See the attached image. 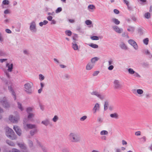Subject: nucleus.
<instances>
[{"label":"nucleus","instance_id":"nucleus-25","mask_svg":"<svg viewBox=\"0 0 152 152\" xmlns=\"http://www.w3.org/2000/svg\"><path fill=\"white\" fill-rule=\"evenodd\" d=\"M99 59V58L98 57H94L91 59V62H90L92 63V64H93L94 65L95 62L98 61Z\"/></svg>","mask_w":152,"mask_h":152},{"label":"nucleus","instance_id":"nucleus-60","mask_svg":"<svg viewBox=\"0 0 152 152\" xmlns=\"http://www.w3.org/2000/svg\"><path fill=\"white\" fill-rule=\"evenodd\" d=\"M134 76L138 77H140L141 76L140 75H139L137 72H135V73L134 74Z\"/></svg>","mask_w":152,"mask_h":152},{"label":"nucleus","instance_id":"nucleus-31","mask_svg":"<svg viewBox=\"0 0 152 152\" xmlns=\"http://www.w3.org/2000/svg\"><path fill=\"white\" fill-rule=\"evenodd\" d=\"M48 23V21L46 20H44L43 22H40L39 23V25L40 26L42 27L44 25H46Z\"/></svg>","mask_w":152,"mask_h":152},{"label":"nucleus","instance_id":"nucleus-58","mask_svg":"<svg viewBox=\"0 0 152 152\" xmlns=\"http://www.w3.org/2000/svg\"><path fill=\"white\" fill-rule=\"evenodd\" d=\"M53 60L56 64H58L60 63L59 60L56 58H54Z\"/></svg>","mask_w":152,"mask_h":152},{"label":"nucleus","instance_id":"nucleus-16","mask_svg":"<svg viewBox=\"0 0 152 152\" xmlns=\"http://www.w3.org/2000/svg\"><path fill=\"white\" fill-rule=\"evenodd\" d=\"M72 48L74 50H79L78 46L77 45V42L75 41H73L72 43Z\"/></svg>","mask_w":152,"mask_h":152},{"label":"nucleus","instance_id":"nucleus-7","mask_svg":"<svg viewBox=\"0 0 152 152\" xmlns=\"http://www.w3.org/2000/svg\"><path fill=\"white\" fill-rule=\"evenodd\" d=\"M91 94L92 95H95L96 96L101 100H103L104 99L105 97V95L103 94H100L99 92L96 91H93L91 93Z\"/></svg>","mask_w":152,"mask_h":152},{"label":"nucleus","instance_id":"nucleus-19","mask_svg":"<svg viewBox=\"0 0 152 152\" xmlns=\"http://www.w3.org/2000/svg\"><path fill=\"white\" fill-rule=\"evenodd\" d=\"M36 142L37 143V144L38 146L41 147L43 151L44 152H47V150L46 148L44 147L41 144V143L39 142V141L37 139H36Z\"/></svg>","mask_w":152,"mask_h":152},{"label":"nucleus","instance_id":"nucleus-62","mask_svg":"<svg viewBox=\"0 0 152 152\" xmlns=\"http://www.w3.org/2000/svg\"><path fill=\"white\" fill-rule=\"evenodd\" d=\"M50 21H51V22L50 23V24L51 25L55 24L56 23V21L54 20H52Z\"/></svg>","mask_w":152,"mask_h":152},{"label":"nucleus","instance_id":"nucleus-4","mask_svg":"<svg viewBox=\"0 0 152 152\" xmlns=\"http://www.w3.org/2000/svg\"><path fill=\"white\" fill-rule=\"evenodd\" d=\"M0 103L2 106L5 108H9L10 106L9 103L7 102V99L5 97L0 99Z\"/></svg>","mask_w":152,"mask_h":152},{"label":"nucleus","instance_id":"nucleus-40","mask_svg":"<svg viewBox=\"0 0 152 152\" xmlns=\"http://www.w3.org/2000/svg\"><path fill=\"white\" fill-rule=\"evenodd\" d=\"M85 23L88 26L91 25L92 24V22L90 20H86Z\"/></svg>","mask_w":152,"mask_h":152},{"label":"nucleus","instance_id":"nucleus-27","mask_svg":"<svg viewBox=\"0 0 152 152\" xmlns=\"http://www.w3.org/2000/svg\"><path fill=\"white\" fill-rule=\"evenodd\" d=\"M111 21L116 25H118L120 23V21L115 18H112L111 20Z\"/></svg>","mask_w":152,"mask_h":152},{"label":"nucleus","instance_id":"nucleus-54","mask_svg":"<svg viewBox=\"0 0 152 152\" xmlns=\"http://www.w3.org/2000/svg\"><path fill=\"white\" fill-rule=\"evenodd\" d=\"M103 119L102 118L99 117L98 118L97 121L99 123H102L103 122Z\"/></svg>","mask_w":152,"mask_h":152},{"label":"nucleus","instance_id":"nucleus-8","mask_svg":"<svg viewBox=\"0 0 152 152\" xmlns=\"http://www.w3.org/2000/svg\"><path fill=\"white\" fill-rule=\"evenodd\" d=\"M128 42L134 48L135 50H137L138 49V46L137 43L133 40L130 39L128 40Z\"/></svg>","mask_w":152,"mask_h":152},{"label":"nucleus","instance_id":"nucleus-26","mask_svg":"<svg viewBox=\"0 0 152 152\" xmlns=\"http://www.w3.org/2000/svg\"><path fill=\"white\" fill-rule=\"evenodd\" d=\"M127 30L131 33H132L134 31L135 28L133 26H128Z\"/></svg>","mask_w":152,"mask_h":152},{"label":"nucleus","instance_id":"nucleus-11","mask_svg":"<svg viewBox=\"0 0 152 152\" xmlns=\"http://www.w3.org/2000/svg\"><path fill=\"white\" fill-rule=\"evenodd\" d=\"M19 118L18 116L13 117L12 115H10L9 117V120L13 123H17L19 120Z\"/></svg>","mask_w":152,"mask_h":152},{"label":"nucleus","instance_id":"nucleus-41","mask_svg":"<svg viewBox=\"0 0 152 152\" xmlns=\"http://www.w3.org/2000/svg\"><path fill=\"white\" fill-rule=\"evenodd\" d=\"M6 55V54L5 52L0 49V56H4Z\"/></svg>","mask_w":152,"mask_h":152},{"label":"nucleus","instance_id":"nucleus-39","mask_svg":"<svg viewBox=\"0 0 152 152\" xmlns=\"http://www.w3.org/2000/svg\"><path fill=\"white\" fill-rule=\"evenodd\" d=\"M108 132L106 130H103L101 132L100 134L101 135H107Z\"/></svg>","mask_w":152,"mask_h":152},{"label":"nucleus","instance_id":"nucleus-57","mask_svg":"<svg viewBox=\"0 0 152 152\" xmlns=\"http://www.w3.org/2000/svg\"><path fill=\"white\" fill-rule=\"evenodd\" d=\"M99 73V71H95L93 74V76H96L98 75Z\"/></svg>","mask_w":152,"mask_h":152},{"label":"nucleus","instance_id":"nucleus-61","mask_svg":"<svg viewBox=\"0 0 152 152\" xmlns=\"http://www.w3.org/2000/svg\"><path fill=\"white\" fill-rule=\"evenodd\" d=\"M3 41V39L2 37V35L0 32V42H2Z\"/></svg>","mask_w":152,"mask_h":152},{"label":"nucleus","instance_id":"nucleus-5","mask_svg":"<svg viewBox=\"0 0 152 152\" xmlns=\"http://www.w3.org/2000/svg\"><path fill=\"white\" fill-rule=\"evenodd\" d=\"M29 29L31 31L32 33L36 32L37 29L35 21H32L30 23Z\"/></svg>","mask_w":152,"mask_h":152},{"label":"nucleus","instance_id":"nucleus-3","mask_svg":"<svg viewBox=\"0 0 152 152\" xmlns=\"http://www.w3.org/2000/svg\"><path fill=\"white\" fill-rule=\"evenodd\" d=\"M14 133L12 129L8 127L7 128L6 134L8 138L12 140L16 139V137L14 135Z\"/></svg>","mask_w":152,"mask_h":152},{"label":"nucleus","instance_id":"nucleus-14","mask_svg":"<svg viewBox=\"0 0 152 152\" xmlns=\"http://www.w3.org/2000/svg\"><path fill=\"white\" fill-rule=\"evenodd\" d=\"M6 67L7 69V70L8 72H11L12 71L13 68V65L12 63H7L6 65Z\"/></svg>","mask_w":152,"mask_h":152},{"label":"nucleus","instance_id":"nucleus-6","mask_svg":"<svg viewBox=\"0 0 152 152\" xmlns=\"http://www.w3.org/2000/svg\"><path fill=\"white\" fill-rule=\"evenodd\" d=\"M114 88L116 89H121L122 88V85L119 80H115L113 82Z\"/></svg>","mask_w":152,"mask_h":152},{"label":"nucleus","instance_id":"nucleus-15","mask_svg":"<svg viewBox=\"0 0 152 152\" xmlns=\"http://www.w3.org/2000/svg\"><path fill=\"white\" fill-rule=\"evenodd\" d=\"M11 82H10V84H11ZM12 85L11 84V85L10 86H8V89L10 91V92H11L12 93V95L13 96V98L15 100L16 99V94L15 93L13 89H12Z\"/></svg>","mask_w":152,"mask_h":152},{"label":"nucleus","instance_id":"nucleus-49","mask_svg":"<svg viewBox=\"0 0 152 152\" xmlns=\"http://www.w3.org/2000/svg\"><path fill=\"white\" fill-rule=\"evenodd\" d=\"M32 108L31 107H29L27 109V112L28 114L29 113H31V112L32 111Z\"/></svg>","mask_w":152,"mask_h":152},{"label":"nucleus","instance_id":"nucleus-52","mask_svg":"<svg viewBox=\"0 0 152 152\" xmlns=\"http://www.w3.org/2000/svg\"><path fill=\"white\" fill-rule=\"evenodd\" d=\"M87 118L86 115H84L80 118V120L81 121H83L85 120Z\"/></svg>","mask_w":152,"mask_h":152},{"label":"nucleus","instance_id":"nucleus-10","mask_svg":"<svg viewBox=\"0 0 152 152\" xmlns=\"http://www.w3.org/2000/svg\"><path fill=\"white\" fill-rule=\"evenodd\" d=\"M100 110V104L96 103L95 105L92 109V112L94 114H95L97 112H99Z\"/></svg>","mask_w":152,"mask_h":152},{"label":"nucleus","instance_id":"nucleus-24","mask_svg":"<svg viewBox=\"0 0 152 152\" xmlns=\"http://www.w3.org/2000/svg\"><path fill=\"white\" fill-rule=\"evenodd\" d=\"M18 145L20 147V148L23 150H25L26 148V147L25 145V144L24 143H18Z\"/></svg>","mask_w":152,"mask_h":152},{"label":"nucleus","instance_id":"nucleus-20","mask_svg":"<svg viewBox=\"0 0 152 152\" xmlns=\"http://www.w3.org/2000/svg\"><path fill=\"white\" fill-rule=\"evenodd\" d=\"M95 9L96 7L93 4H90L88 7V10L90 12H93Z\"/></svg>","mask_w":152,"mask_h":152},{"label":"nucleus","instance_id":"nucleus-47","mask_svg":"<svg viewBox=\"0 0 152 152\" xmlns=\"http://www.w3.org/2000/svg\"><path fill=\"white\" fill-rule=\"evenodd\" d=\"M108 109L110 111H112L115 109V107L113 105H110L109 106Z\"/></svg>","mask_w":152,"mask_h":152},{"label":"nucleus","instance_id":"nucleus-21","mask_svg":"<svg viewBox=\"0 0 152 152\" xmlns=\"http://www.w3.org/2000/svg\"><path fill=\"white\" fill-rule=\"evenodd\" d=\"M111 118H114L115 119H118L119 118V115L117 113H115L111 114L110 115Z\"/></svg>","mask_w":152,"mask_h":152},{"label":"nucleus","instance_id":"nucleus-45","mask_svg":"<svg viewBox=\"0 0 152 152\" xmlns=\"http://www.w3.org/2000/svg\"><path fill=\"white\" fill-rule=\"evenodd\" d=\"M91 38L93 40H98L99 39V37L96 36H92L91 37Z\"/></svg>","mask_w":152,"mask_h":152},{"label":"nucleus","instance_id":"nucleus-12","mask_svg":"<svg viewBox=\"0 0 152 152\" xmlns=\"http://www.w3.org/2000/svg\"><path fill=\"white\" fill-rule=\"evenodd\" d=\"M112 28L115 32L118 34L121 33L123 31V29L122 28H120L117 26H112Z\"/></svg>","mask_w":152,"mask_h":152},{"label":"nucleus","instance_id":"nucleus-44","mask_svg":"<svg viewBox=\"0 0 152 152\" xmlns=\"http://www.w3.org/2000/svg\"><path fill=\"white\" fill-rule=\"evenodd\" d=\"M144 17L146 18H149L150 17V13L148 12H147L145 14Z\"/></svg>","mask_w":152,"mask_h":152},{"label":"nucleus","instance_id":"nucleus-36","mask_svg":"<svg viewBox=\"0 0 152 152\" xmlns=\"http://www.w3.org/2000/svg\"><path fill=\"white\" fill-rule=\"evenodd\" d=\"M108 104L109 102L107 101H106L105 102L104 105V109L105 110H106L107 109Z\"/></svg>","mask_w":152,"mask_h":152},{"label":"nucleus","instance_id":"nucleus-59","mask_svg":"<svg viewBox=\"0 0 152 152\" xmlns=\"http://www.w3.org/2000/svg\"><path fill=\"white\" fill-rule=\"evenodd\" d=\"M124 2V4H126V6L129 4V1L127 0H123Z\"/></svg>","mask_w":152,"mask_h":152},{"label":"nucleus","instance_id":"nucleus-13","mask_svg":"<svg viewBox=\"0 0 152 152\" xmlns=\"http://www.w3.org/2000/svg\"><path fill=\"white\" fill-rule=\"evenodd\" d=\"M37 127L36 125L35 124H24V128L26 130L28 129H35Z\"/></svg>","mask_w":152,"mask_h":152},{"label":"nucleus","instance_id":"nucleus-34","mask_svg":"<svg viewBox=\"0 0 152 152\" xmlns=\"http://www.w3.org/2000/svg\"><path fill=\"white\" fill-rule=\"evenodd\" d=\"M7 143L9 145L11 146H14L15 145L14 143L8 140H7L6 141Z\"/></svg>","mask_w":152,"mask_h":152},{"label":"nucleus","instance_id":"nucleus-33","mask_svg":"<svg viewBox=\"0 0 152 152\" xmlns=\"http://www.w3.org/2000/svg\"><path fill=\"white\" fill-rule=\"evenodd\" d=\"M142 52L146 55H151V53L149 50L147 49H145L142 50Z\"/></svg>","mask_w":152,"mask_h":152},{"label":"nucleus","instance_id":"nucleus-46","mask_svg":"<svg viewBox=\"0 0 152 152\" xmlns=\"http://www.w3.org/2000/svg\"><path fill=\"white\" fill-rule=\"evenodd\" d=\"M65 33L68 36H70L72 35V32L69 30H67L65 31Z\"/></svg>","mask_w":152,"mask_h":152},{"label":"nucleus","instance_id":"nucleus-28","mask_svg":"<svg viewBox=\"0 0 152 152\" xmlns=\"http://www.w3.org/2000/svg\"><path fill=\"white\" fill-rule=\"evenodd\" d=\"M34 116V115L33 113H29L28 114V120L30 121H32V120L31 119Z\"/></svg>","mask_w":152,"mask_h":152},{"label":"nucleus","instance_id":"nucleus-38","mask_svg":"<svg viewBox=\"0 0 152 152\" xmlns=\"http://www.w3.org/2000/svg\"><path fill=\"white\" fill-rule=\"evenodd\" d=\"M137 94H138L141 95L143 93V91L141 89H137Z\"/></svg>","mask_w":152,"mask_h":152},{"label":"nucleus","instance_id":"nucleus-29","mask_svg":"<svg viewBox=\"0 0 152 152\" xmlns=\"http://www.w3.org/2000/svg\"><path fill=\"white\" fill-rule=\"evenodd\" d=\"M88 45L89 46H90L94 48H98L99 47L98 45H96V44H94V43H91L90 44H88Z\"/></svg>","mask_w":152,"mask_h":152},{"label":"nucleus","instance_id":"nucleus-22","mask_svg":"<svg viewBox=\"0 0 152 152\" xmlns=\"http://www.w3.org/2000/svg\"><path fill=\"white\" fill-rule=\"evenodd\" d=\"M119 46L123 50H126L127 49V46L123 42H121Z\"/></svg>","mask_w":152,"mask_h":152},{"label":"nucleus","instance_id":"nucleus-32","mask_svg":"<svg viewBox=\"0 0 152 152\" xmlns=\"http://www.w3.org/2000/svg\"><path fill=\"white\" fill-rule=\"evenodd\" d=\"M59 119V117L58 116L55 115L52 119V121L54 122H56Z\"/></svg>","mask_w":152,"mask_h":152},{"label":"nucleus","instance_id":"nucleus-2","mask_svg":"<svg viewBox=\"0 0 152 152\" xmlns=\"http://www.w3.org/2000/svg\"><path fill=\"white\" fill-rule=\"evenodd\" d=\"M33 86V83L31 82L25 84L24 85L25 91L29 94H31L33 92V91L32 89Z\"/></svg>","mask_w":152,"mask_h":152},{"label":"nucleus","instance_id":"nucleus-18","mask_svg":"<svg viewBox=\"0 0 152 152\" xmlns=\"http://www.w3.org/2000/svg\"><path fill=\"white\" fill-rule=\"evenodd\" d=\"M94 65L90 62H88L86 66V70H89L91 69L94 67Z\"/></svg>","mask_w":152,"mask_h":152},{"label":"nucleus","instance_id":"nucleus-17","mask_svg":"<svg viewBox=\"0 0 152 152\" xmlns=\"http://www.w3.org/2000/svg\"><path fill=\"white\" fill-rule=\"evenodd\" d=\"M13 129L15 131L16 133L19 136L21 135V130L18 127L16 126H14Z\"/></svg>","mask_w":152,"mask_h":152},{"label":"nucleus","instance_id":"nucleus-35","mask_svg":"<svg viewBox=\"0 0 152 152\" xmlns=\"http://www.w3.org/2000/svg\"><path fill=\"white\" fill-rule=\"evenodd\" d=\"M127 70L129 74L133 75L135 73V71L132 68H129Z\"/></svg>","mask_w":152,"mask_h":152},{"label":"nucleus","instance_id":"nucleus-37","mask_svg":"<svg viewBox=\"0 0 152 152\" xmlns=\"http://www.w3.org/2000/svg\"><path fill=\"white\" fill-rule=\"evenodd\" d=\"M143 42L146 45H148L149 42V39L148 38H145L143 40Z\"/></svg>","mask_w":152,"mask_h":152},{"label":"nucleus","instance_id":"nucleus-64","mask_svg":"<svg viewBox=\"0 0 152 152\" xmlns=\"http://www.w3.org/2000/svg\"><path fill=\"white\" fill-rule=\"evenodd\" d=\"M53 17L51 16H49L47 17V19L49 20L50 21L52 20Z\"/></svg>","mask_w":152,"mask_h":152},{"label":"nucleus","instance_id":"nucleus-55","mask_svg":"<svg viewBox=\"0 0 152 152\" xmlns=\"http://www.w3.org/2000/svg\"><path fill=\"white\" fill-rule=\"evenodd\" d=\"M12 152H21L20 150L16 149V148H13L12 150Z\"/></svg>","mask_w":152,"mask_h":152},{"label":"nucleus","instance_id":"nucleus-51","mask_svg":"<svg viewBox=\"0 0 152 152\" xmlns=\"http://www.w3.org/2000/svg\"><path fill=\"white\" fill-rule=\"evenodd\" d=\"M18 107L22 111L23 110V108L22 107L21 104L19 102H18Z\"/></svg>","mask_w":152,"mask_h":152},{"label":"nucleus","instance_id":"nucleus-1","mask_svg":"<svg viewBox=\"0 0 152 152\" xmlns=\"http://www.w3.org/2000/svg\"><path fill=\"white\" fill-rule=\"evenodd\" d=\"M68 138L69 140L72 143L79 142L81 139L80 135L75 132L70 133L68 136Z\"/></svg>","mask_w":152,"mask_h":152},{"label":"nucleus","instance_id":"nucleus-50","mask_svg":"<svg viewBox=\"0 0 152 152\" xmlns=\"http://www.w3.org/2000/svg\"><path fill=\"white\" fill-rule=\"evenodd\" d=\"M62 10V8L61 7H58L55 11L56 13H58L60 12Z\"/></svg>","mask_w":152,"mask_h":152},{"label":"nucleus","instance_id":"nucleus-48","mask_svg":"<svg viewBox=\"0 0 152 152\" xmlns=\"http://www.w3.org/2000/svg\"><path fill=\"white\" fill-rule=\"evenodd\" d=\"M28 144L30 147H31L33 146V143L32 141L29 140L28 141Z\"/></svg>","mask_w":152,"mask_h":152},{"label":"nucleus","instance_id":"nucleus-56","mask_svg":"<svg viewBox=\"0 0 152 152\" xmlns=\"http://www.w3.org/2000/svg\"><path fill=\"white\" fill-rule=\"evenodd\" d=\"M140 140L142 142H145L146 141V138L144 136L140 138Z\"/></svg>","mask_w":152,"mask_h":152},{"label":"nucleus","instance_id":"nucleus-9","mask_svg":"<svg viewBox=\"0 0 152 152\" xmlns=\"http://www.w3.org/2000/svg\"><path fill=\"white\" fill-rule=\"evenodd\" d=\"M41 124L46 126H52V122L50 121V119L48 118H46L42 121Z\"/></svg>","mask_w":152,"mask_h":152},{"label":"nucleus","instance_id":"nucleus-42","mask_svg":"<svg viewBox=\"0 0 152 152\" xmlns=\"http://www.w3.org/2000/svg\"><path fill=\"white\" fill-rule=\"evenodd\" d=\"M9 1L8 0H4L2 1V4L4 5H7L9 4Z\"/></svg>","mask_w":152,"mask_h":152},{"label":"nucleus","instance_id":"nucleus-63","mask_svg":"<svg viewBox=\"0 0 152 152\" xmlns=\"http://www.w3.org/2000/svg\"><path fill=\"white\" fill-rule=\"evenodd\" d=\"M4 13L5 14H8L10 13V11L8 9L5 10L4 12Z\"/></svg>","mask_w":152,"mask_h":152},{"label":"nucleus","instance_id":"nucleus-23","mask_svg":"<svg viewBox=\"0 0 152 152\" xmlns=\"http://www.w3.org/2000/svg\"><path fill=\"white\" fill-rule=\"evenodd\" d=\"M38 130L37 127L35 129L31 130L30 131V134L31 136H33L36 134L38 132Z\"/></svg>","mask_w":152,"mask_h":152},{"label":"nucleus","instance_id":"nucleus-30","mask_svg":"<svg viewBox=\"0 0 152 152\" xmlns=\"http://www.w3.org/2000/svg\"><path fill=\"white\" fill-rule=\"evenodd\" d=\"M138 32L140 35H142L144 32V29L143 28H138Z\"/></svg>","mask_w":152,"mask_h":152},{"label":"nucleus","instance_id":"nucleus-53","mask_svg":"<svg viewBox=\"0 0 152 152\" xmlns=\"http://www.w3.org/2000/svg\"><path fill=\"white\" fill-rule=\"evenodd\" d=\"M23 53L26 55H28L29 54V50H28L25 49L23 50Z\"/></svg>","mask_w":152,"mask_h":152},{"label":"nucleus","instance_id":"nucleus-43","mask_svg":"<svg viewBox=\"0 0 152 152\" xmlns=\"http://www.w3.org/2000/svg\"><path fill=\"white\" fill-rule=\"evenodd\" d=\"M39 79L40 81H42L45 79V77L42 74H40L39 75Z\"/></svg>","mask_w":152,"mask_h":152}]
</instances>
